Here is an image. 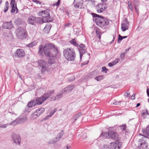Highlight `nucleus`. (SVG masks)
Segmentation results:
<instances>
[{
	"label": "nucleus",
	"mask_w": 149,
	"mask_h": 149,
	"mask_svg": "<svg viewBox=\"0 0 149 149\" xmlns=\"http://www.w3.org/2000/svg\"><path fill=\"white\" fill-rule=\"evenodd\" d=\"M109 136L113 140L116 141V142L118 141V135L116 132L113 131H109Z\"/></svg>",
	"instance_id": "a211bd4d"
},
{
	"label": "nucleus",
	"mask_w": 149,
	"mask_h": 149,
	"mask_svg": "<svg viewBox=\"0 0 149 149\" xmlns=\"http://www.w3.org/2000/svg\"><path fill=\"white\" fill-rule=\"evenodd\" d=\"M13 27V24L12 21H10L9 22H6L4 23L2 26V28L4 29H10Z\"/></svg>",
	"instance_id": "f3484780"
},
{
	"label": "nucleus",
	"mask_w": 149,
	"mask_h": 149,
	"mask_svg": "<svg viewBox=\"0 0 149 149\" xmlns=\"http://www.w3.org/2000/svg\"><path fill=\"white\" fill-rule=\"evenodd\" d=\"M128 6L129 8L132 11H133V7L131 1H129L128 3Z\"/></svg>",
	"instance_id": "4c0bfd02"
},
{
	"label": "nucleus",
	"mask_w": 149,
	"mask_h": 149,
	"mask_svg": "<svg viewBox=\"0 0 149 149\" xmlns=\"http://www.w3.org/2000/svg\"><path fill=\"white\" fill-rule=\"evenodd\" d=\"M56 58H50L48 59V63L51 65L54 63L55 62V59Z\"/></svg>",
	"instance_id": "473e14b6"
},
{
	"label": "nucleus",
	"mask_w": 149,
	"mask_h": 149,
	"mask_svg": "<svg viewBox=\"0 0 149 149\" xmlns=\"http://www.w3.org/2000/svg\"><path fill=\"white\" fill-rule=\"evenodd\" d=\"M108 70V69H107L106 67L105 66H103L102 68V72H104L105 73H106Z\"/></svg>",
	"instance_id": "49530a36"
},
{
	"label": "nucleus",
	"mask_w": 149,
	"mask_h": 149,
	"mask_svg": "<svg viewBox=\"0 0 149 149\" xmlns=\"http://www.w3.org/2000/svg\"><path fill=\"white\" fill-rule=\"evenodd\" d=\"M112 35L113 36V39L112 40L111 42H110V44H112L113 43V42L114 41L116 37V34L113 35Z\"/></svg>",
	"instance_id": "8fccbe9b"
},
{
	"label": "nucleus",
	"mask_w": 149,
	"mask_h": 149,
	"mask_svg": "<svg viewBox=\"0 0 149 149\" xmlns=\"http://www.w3.org/2000/svg\"><path fill=\"white\" fill-rule=\"evenodd\" d=\"M47 99V97L44 95V94L43 95L40 97H37L36 99V102H43L45 100Z\"/></svg>",
	"instance_id": "412c9836"
},
{
	"label": "nucleus",
	"mask_w": 149,
	"mask_h": 149,
	"mask_svg": "<svg viewBox=\"0 0 149 149\" xmlns=\"http://www.w3.org/2000/svg\"><path fill=\"white\" fill-rule=\"evenodd\" d=\"M16 34L17 37L21 40L26 38L27 36V33L25 32L24 29L21 27H19L16 30Z\"/></svg>",
	"instance_id": "39448f33"
},
{
	"label": "nucleus",
	"mask_w": 149,
	"mask_h": 149,
	"mask_svg": "<svg viewBox=\"0 0 149 149\" xmlns=\"http://www.w3.org/2000/svg\"><path fill=\"white\" fill-rule=\"evenodd\" d=\"M89 62V61H88L87 62H84L81 63V66H84V65H85L88 64Z\"/></svg>",
	"instance_id": "bf43d9fd"
},
{
	"label": "nucleus",
	"mask_w": 149,
	"mask_h": 149,
	"mask_svg": "<svg viewBox=\"0 0 149 149\" xmlns=\"http://www.w3.org/2000/svg\"><path fill=\"white\" fill-rule=\"evenodd\" d=\"M129 28L128 25L125 23H123L121 24V28L123 31H125Z\"/></svg>",
	"instance_id": "a878e982"
},
{
	"label": "nucleus",
	"mask_w": 149,
	"mask_h": 149,
	"mask_svg": "<svg viewBox=\"0 0 149 149\" xmlns=\"http://www.w3.org/2000/svg\"><path fill=\"white\" fill-rule=\"evenodd\" d=\"M130 93H128L127 92L125 93V95L127 97H129L130 96Z\"/></svg>",
	"instance_id": "e2e57ef3"
},
{
	"label": "nucleus",
	"mask_w": 149,
	"mask_h": 149,
	"mask_svg": "<svg viewBox=\"0 0 149 149\" xmlns=\"http://www.w3.org/2000/svg\"><path fill=\"white\" fill-rule=\"evenodd\" d=\"M57 111V109L56 108H55L50 113V114L52 116L54 113Z\"/></svg>",
	"instance_id": "a18cd8bd"
},
{
	"label": "nucleus",
	"mask_w": 149,
	"mask_h": 149,
	"mask_svg": "<svg viewBox=\"0 0 149 149\" xmlns=\"http://www.w3.org/2000/svg\"><path fill=\"white\" fill-rule=\"evenodd\" d=\"M73 4L74 7L76 8H82V5L80 2H74Z\"/></svg>",
	"instance_id": "bb28decb"
},
{
	"label": "nucleus",
	"mask_w": 149,
	"mask_h": 149,
	"mask_svg": "<svg viewBox=\"0 0 149 149\" xmlns=\"http://www.w3.org/2000/svg\"><path fill=\"white\" fill-rule=\"evenodd\" d=\"M95 30L97 37L100 40L101 38V36L102 34L100 29L98 27H97L95 28Z\"/></svg>",
	"instance_id": "5701e85b"
},
{
	"label": "nucleus",
	"mask_w": 149,
	"mask_h": 149,
	"mask_svg": "<svg viewBox=\"0 0 149 149\" xmlns=\"http://www.w3.org/2000/svg\"><path fill=\"white\" fill-rule=\"evenodd\" d=\"M114 65L113 63V62L112 63H108V65L109 67H112L113 65Z\"/></svg>",
	"instance_id": "052dcab7"
},
{
	"label": "nucleus",
	"mask_w": 149,
	"mask_h": 149,
	"mask_svg": "<svg viewBox=\"0 0 149 149\" xmlns=\"http://www.w3.org/2000/svg\"><path fill=\"white\" fill-rule=\"evenodd\" d=\"M125 22L126 23V24H128V25H129V22L128 21L127 19V18H126L125 19Z\"/></svg>",
	"instance_id": "0e129e2a"
},
{
	"label": "nucleus",
	"mask_w": 149,
	"mask_h": 149,
	"mask_svg": "<svg viewBox=\"0 0 149 149\" xmlns=\"http://www.w3.org/2000/svg\"><path fill=\"white\" fill-rule=\"evenodd\" d=\"M51 27V26L50 25H46L45 26L43 29V31L45 33H48Z\"/></svg>",
	"instance_id": "b1692460"
},
{
	"label": "nucleus",
	"mask_w": 149,
	"mask_h": 149,
	"mask_svg": "<svg viewBox=\"0 0 149 149\" xmlns=\"http://www.w3.org/2000/svg\"><path fill=\"white\" fill-rule=\"evenodd\" d=\"M22 19L20 18H18L16 19L14 21V23L16 25H19L21 24L22 22Z\"/></svg>",
	"instance_id": "cd10ccee"
},
{
	"label": "nucleus",
	"mask_w": 149,
	"mask_h": 149,
	"mask_svg": "<svg viewBox=\"0 0 149 149\" xmlns=\"http://www.w3.org/2000/svg\"><path fill=\"white\" fill-rule=\"evenodd\" d=\"M104 76L103 75H100L95 77V79L97 81H100L103 79Z\"/></svg>",
	"instance_id": "f704fd0d"
},
{
	"label": "nucleus",
	"mask_w": 149,
	"mask_h": 149,
	"mask_svg": "<svg viewBox=\"0 0 149 149\" xmlns=\"http://www.w3.org/2000/svg\"><path fill=\"white\" fill-rule=\"evenodd\" d=\"M51 116L49 114V115L47 116H45L44 118V120H45L49 119V118L51 117Z\"/></svg>",
	"instance_id": "5fc2aeb1"
},
{
	"label": "nucleus",
	"mask_w": 149,
	"mask_h": 149,
	"mask_svg": "<svg viewBox=\"0 0 149 149\" xmlns=\"http://www.w3.org/2000/svg\"><path fill=\"white\" fill-rule=\"evenodd\" d=\"M44 52L45 55L50 58H56L58 53V50L57 47L54 44H45L44 46L42 45H40L39 48L38 53L40 55Z\"/></svg>",
	"instance_id": "f257e3e1"
},
{
	"label": "nucleus",
	"mask_w": 149,
	"mask_h": 149,
	"mask_svg": "<svg viewBox=\"0 0 149 149\" xmlns=\"http://www.w3.org/2000/svg\"><path fill=\"white\" fill-rule=\"evenodd\" d=\"M15 1L14 0H12L10 4L11 6H15Z\"/></svg>",
	"instance_id": "864d4df0"
},
{
	"label": "nucleus",
	"mask_w": 149,
	"mask_h": 149,
	"mask_svg": "<svg viewBox=\"0 0 149 149\" xmlns=\"http://www.w3.org/2000/svg\"><path fill=\"white\" fill-rule=\"evenodd\" d=\"M82 113L81 112L78 113L75 116L73 117V119L74 120V121L73 122V123H74L79 118V117L81 116H82Z\"/></svg>",
	"instance_id": "7c9ffc66"
},
{
	"label": "nucleus",
	"mask_w": 149,
	"mask_h": 149,
	"mask_svg": "<svg viewBox=\"0 0 149 149\" xmlns=\"http://www.w3.org/2000/svg\"><path fill=\"white\" fill-rule=\"evenodd\" d=\"M42 103H28L27 107H26L24 111V113L23 114H26V113H29L31 109H30V108L34 107L36 105H40Z\"/></svg>",
	"instance_id": "4468645a"
},
{
	"label": "nucleus",
	"mask_w": 149,
	"mask_h": 149,
	"mask_svg": "<svg viewBox=\"0 0 149 149\" xmlns=\"http://www.w3.org/2000/svg\"><path fill=\"white\" fill-rule=\"evenodd\" d=\"M120 127L121 129L123 131H124L126 130L127 126H126V125L124 124V125H122L120 126Z\"/></svg>",
	"instance_id": "a19ab883"
},
{
	"label": "nucleus",
	"mask_w": 149,
	"mask_h": 149,
	"mask_svg": "<svg viewBox=\"0 0 149 149\" xmlns=\"http://www.w3.org/2000/svg\"><path fill=\"white\" fill-rule=\"evenodd\" d=\"M72 25V24L70 23H66L65 24L64 26H65L70 27V26Z\"/></svg>",
	"instance_id": "6e6d98bb"
},
{
	"label": "nucleus",
	"mask_w": 149,
	"mask_h": 149,
	"mask_svg": "<svg viewBox=\"0 0 149 149\" xmlns=\"http://www.w3.org/2000/svg\"><path fill=\"white\" fill-rule=\"evenodd\" d=\"M15 56L19 58H22L25 55V53L24 50L21 49H17L15 53Z\"/></svg>",
	"instance_id": "dca6fc26"
},
{
	"label": "nucleus",
	"mask_w": 149,
	"mask_h": 149,
	"mask_svg": "<svg viewBox=\"0 0 149 149\" xmlns=\"http://www.w3.org/2000/svg\"><path fill=\"white\" fill-rule=\"evenodd\" d=\"M148 95V97H149V88H147L146 91Z\"/></svg>",
	"instance_id": "774afa93"
},
{
	"label": "nucleus",
	"mask_w": 149,
	"mask_h": 149,
	"mask_svg": "<svg viewBox=\"0 0 149 149\" xmlns=\"http://www.w3.org/2000/svg\"><path fill=\"white\" fill-rule=\"evenodd\" d=\"M110 149H120L122 146L121 142L118 141L113 142L109 143Z\"/></svg>",
	"instance_id": "f8f14e48"
},
{
	"label": "nucleus",
	"mask_w": 149,
	"mask_h": 149,
	"mask_svg": "<svg viewBox=\"0 0 149 149\" xmlns=\"http://www.w3.org/2000/svg\"><path fill=\"white\" fill-rule=\"evenodd\" d=\"M77 48L79 52L80 60H81L83 55L86 52V48L84 44L81 43L79 45Z\"/></svg>",
	"instance_id": "0eeeda50"
},
{
	"label": "nucleus",
	"mask_w": 149,
	"mask_h": 149,
	"mask_svg": "<svg viewBox=\"0 0 149 149\" xmlns=\"http://www.w3.org/2000/svg\"><path fill=\"white\" fill-rule=\"evenodd\" d=\"M75 77L74 76H72L71 77H69L68 79V81H72L74 80Z\"/></svg>",
	"instance_id": "37998d69"
},
{
	"label": "nucleus",
	"mask_w": 149,
	"mask_h": 149,
	"mask_svg": "<svg viewBox=\"0 0 149 149\" xmlns=\"http://www.w3.org/2000/svg\"><path fill=\"white\" fill-rule=\"evenodd\" d=\"M54 90H52V91H48L46 93H44V95L47 97V98L48 99L50 96H51L52 94H54Z\"/></svg>",
	"instance_id": "c756f323"
},
{
	"label": "nucleus",
	"mask_w": 149,
	"mask_h": 149,
	"mask_svg": "<svg viewBox=\"0 0 149 149\" xmlns=\"http://www.w3.org/2000/svg\"><path fill=\"white\" fill-rule=\"evenodd\" d=\"M12 9L11 10L10 12L11 13H14L15 11V6H11Z\"/></svg>",
	"instance_id": "3c124183"
},
{
	"label": "nucleus",
	"mask_w": 149,
	"mask_h": 149,
	"mask_svg": "<svg viewBox=\"0 0 149 149\" xmlns=\"http://www.w3.org/2000/svg\"><path fill=\"white\" fill-rule=\"evenodd\" d=\"M139 2V1L138 0H134L133 3H134V6H135V4H138V3Z\"/></svg>",
	"instance_id": "13d9d810"
},
{
	"label": "nucleus",
	"mask_w": 149,
	"mask_h": 149,
	"mask_svg": "<svg viewBox=\"0 0 149 149\" xmlns=\"http://www.w3.org/2000/svg\"><path fill=\"white\" fill-rule=\"evenodd\" d=\"M50 10L47 9L39 12V15L42 17L44 22H50L53 21V18L50 17Z\"/></svg>",
	"instance_id": "20e7f679"
},
{
	"label": "nucleus",
	"mask_w": 149,
	"mask_h": 149,
	"mask_svg": "<svg viewBox=\"0 0 149 149\" xmlns=\"http://www.w3.org/2000/svg\"><path fill=\"white\" fill-rule=\"evenodd\" d=\"M74 87V86L73 85H70L68 86L67 87L63 89L62 91V93H67L71 91Z\"/></svg>",
	"instance_id": "6ab92c4d"
},
{
	"label": "nucleus",
	"mask_w": 149,
	"mask_h": 149,
	"mask_svg": "<svg viewBox=\"0 0 149 149\" xmlns=\"http://www.w3.org/2000/svg\"><path fill=\"white\" fill-rule=\"evenodd\" d=\"M45 111V109L43 107L37 109L32 115V117L36 118L42 114Z\"/></svg>",
	"instance_id": "9d476101"
},
{
	"label": "nucleus",
	"mask_w": 149,
	"mask_h": 149,
	"mask_svg": "<svg viewBox=\"0 0 149 149\" xmlns=\"http://www.w3.org/2000/svg\"><path fill=\"white\" fill-rule=\"evenodd\" d=\"M125 54V52H122L120 56L124 58V56Z\"/></svg>",
	"instance_id": "680f3d73"
},
{
	"label": "nucleus",
	"mask_w": 149,
	"mask_h": 149,
	"mask_svg": "<svg viewBox=\"0 0 149 149\" xmlns=\"http://www.w3.org/2000/svg\"><path fill=\"white\" fill-rule=\"evenodd\" d=\"M108 136H109V132H102L99 137L97 139L99 141L100 140V138L102 137H103L104 138H107Z\"/></svg>",
	"instance_id": "4be33fe9"
},
{
	"label": "nucleus",
	"mask_w": 149,
	"mask_h": 149,
	"mask_svg": "<svg viewBox=\"0 0 149 149\" xmlns=\"http://www.w3.org/2000/svg\"><path fill=\"white\" fill-rule=\"evenodd\" d=\"M139 4H135L134 6V8L136 10V12L138 13L139 12V7H138Z\"/></svg>",
	"instance_id": "c03bdc74"
},
{
	"label": "nucleus",
	"mask_w": 149,
	"mask_h": 149,
	"mask_svg": "<svg viewBox=\"0 0 149 149\" xmlns=\"http://www.w3.org/2000/svg\"><path fill=\"white\" fill-rule=\"evenodd\" d=\"M144 111L143 112L141 113V116L143 117L144 116H146L147 115H149V113H148V111L147 109L146 110H144Z\"/></svg>",
	"instance_id": "58836bf2"
},
{
	"label": "nucleus",
	"mask_w": 149,
	"mask_h": 149,
	"mask_svg": "<svg viewBox=\"0 0 149 149\" xmlns=\"http://www.w3.org/2000/svg\"><path fill=\"white\" fill-rule=\"evenodd\" d=\"M17 119L15 120H13L12 121H11L10 123L8 124L9 125H12L13 126H15V125H19L18 123H17Z\"/></svg>",
	"instance_id": "2f4dec72"
},
{
	"label": "nucleus",
	"mask_w": 149,
	"mask_h": 149,
	"mask_svg": "<svg viewBox=\"0 0 149 149\" xmlns=\"http://www.w3.org/2000/svg\"><path fill=\"white\" fill-rule=\"evenodd\" d=\"M32 1L37 4H41V3L39 1H38L37 0H32Z\"/></svg>",
	"instance_id": "4d7b16f0"
},
{
	"label": "nucleus",
	"mask_w": 149,
	"mask_h": 149,
	"mask_svg": "<svg viewBox=\"0 0 149 149\" xmlns=\"http://www.w3.org/2000/svg\"><path fill=\"white\" fill-rule=\"evenodd\" d=\"M64 133L63 130H61V132L58 133L56 137L54 140L51 139L49 140L48 142V143L50 144H52L53 143H55L58 141H59L60 139L61 138L63 135Z\"/></svg>",
	"instance_id": "9b49d317"
},
{
	"label": "nucleus",
	"mask_w": 149,
	"mask_h": 149,
	"mask_svg": "<svg viewBox=\"0 0 149 149\" xmlns=\"http://www.w3.org/2000/svg\"><path fill=\"white\" fill-rule=\"evenodd\" d=\"M102 149H110L109 144L108 145H104L103 146Z\"/></svg>",
	"instance_id": "ea45409f"
},
{
	"label": "nucleus",
	"mask_w": 149,
	"mask_h": 149,
	"mask_svg": "<svg viewBox=\"0 0 149 149\" xmlns=\"http://www.w3.org/2000/svg\"><path fill=\"white\" fill-rule=\"evenodd\" d=\"M123 39V36H122L120 35L119 34L118 38V43H120V41L122 40Z\"/></svg>",
	"instance_id": "79ce46f5"
},
{
	"label": "nucleus",
	"mask_w": 149,
	"mask_h": 149,
	"mask_svg": "<svg viewBox=\"0 0 149 149\" xmlns=\"http://www.w3.org/2000/svg\"><path fill=\"white\" fill-rule=\"evenodd\" d=\"M11 138L15 143H18L19 145H20L21 140L19 135L13 134L11 135Z\"/></svg>",
	"instance_id": "ddd939ff"
},
{
	"label": "nucleus",
	"mask_w": 149,
	"mask_h": 149,
	"mask_svg": "<svg viewBox=\"0 0 149 149\" xmlns=\"http://www.w3.org/2000/svg\"><path fill=\"white\" fill-rule=\"evenodd\" d=\"M107 8L106 4L98 3L96 6V11L98 13H101L105 11Z\"/></svg>",
	"instance_id": "1a4fd4ad"
},
{
	"label": "nucleus",
	"mask_w": 149,
	"mask_h": 149,
	"mask_svg": "<svg viewBox=\"0 0 149 149\" xmlns=\"http://www.w3.org/2000/svg\"><path fill=\"white\" fill-rule=\"evenodd\" d=\"M9 8V3L8 1L6 2L5 4V7L3 10L4 12H6L8 9Z\"/></svg>",
	"instance_id": "c9c22d12"
},
{
	"label": "nucleus",
	"mask_w": 149,
	"mask_h": 149,
	"mask_svg": "<svg viewBox=\"0 0 149 149\" xmlns=\"http://www.w3.org/2000/svg\"><path fill=\"white\" fill-rule=\"evenodd\" d=\"M8 125V124H6L3 125H0V127L1 128H6Z\"/></svg>",
	"instance_id": "de8ad7c7"
},
{
	"label": "nucleus",
	"mask_w": 149,
	"mask_h": 149,
	"mask_svg": "<svg viewBox=\"0 0 149 149\" xmlns=\"http://www.w3.org/2000/svg\"><path fill=\"white\" fill-rule=\"evenodd\" d=\"M38 66L42 68V72H45L46 70L47 62L43 60H40L38 61Z\"/></svg>",
	"instance_id": "6e6552de"
},
{
	"label": "nucleus",
	"mask_w": 149,
	"mask_h": 149,
	"mask_svg": "<svg viewBox=\"0 0 149 149\" xmlns=\"http://www.w3.org/2000/svg\"><path fill=\"white\" fill-rule=\"evenodd\" d=\"M69 42L75 47H77L79 46V44L76 42L75 38L72 39L69 41Z\"/></svg>",
	"instance_id": "393cba45"
},
{
	"label": "nucleus",
	"mask_w": 149,
	"mask_h": 149,
	"mask_svg": "<svg viewBox=\"0 0 149 149\" xmlns=\"http://www.w3.org/2000/svg\"><path fill=\"white\" fill-rule=\"evenodd\" d=\"M120 61V59L119 58L116 59L114 61H113V63L114 65L118 63Z\"/></svg>",
	"instance_id": "09e8293b"
},
{
	"label": "nucleus",
	"mask_w": 149,
	"mask_h": 149,
	"mask_svg": "<svg viewBox=\"0 0 149 149\" xmlns=\"http://www.w3.org/2000/svg\"><path fill=\"white\" fill-rule=\"evenodd\" d=\"M36 19H39V18H37L36 17L34 16H30L28 19V22L29 24L33 25Z\"/></svg>",
	"instance_id": "aec40b11"
},
{
	"label": "nucleus",
	"mask_w": 149,
	"mask_h": 149,
	"mask_svg": "<svg viewBox=\"0 0 149 149\" xmlns=\"http://www.w3.org/2000/svg\"><path fill=\"white\" fill-rule=\"evenodd\" d=\"M135 99V95L133 94L131 96V99L134 100Z\"/></svg>",
	"instance_id": "338daca9"
},
{
	"label": "nucleus",
	"mask_w": 149,
	"mask_h": 149,
	"mask_svg": "<svg viewBox=\"0 0 149 149\" xmlns=\"http://www.w3.org/2000/svg\"><path fill=\"white\" fill-rule=\"evenodd\" d=\"M91 15L93 16V22H95L99 27L102 28L109 24V20L103 16L94 13H91Z\"/></svg>",
	"instance_id": "f03ea898"
},
{
	"label": "nucleus",
	"mask_w": 149,
	"mask_h": 149,
	"mask_svg": "<svg viewBox=\"0 0 149 149\" xmlns=\"http://www.w3.org/2000/svg\"><path fill=\"white\" fill-rule=\"evenodd\" d=\"M37 44V42L36 41H33V42L31 43L27 44L26 46L28 47H32L33 46L36 45Z\"/></svg>",
	"instance_id": "e433bc0d"
},
{
	"label": "nucleus",
	"mask_w": 149,
	"mask_h": 149,
	"mask_svg": "<svg viewBox=\"0 0 149 149\" xmlns=\"http://www.w3.org/2000/svg\"><path fill=\"white\" fill-rule=\"evenodd\" d=\"M27 120V114H22V115L18 117L17 118V123L19 124L23 123L26 121Z\"/></svg>",
	"instance_id": "2eb2a0df"
},
{
	"label": "nucleus",
	"mask_w": 149,
	"mask_h": 149,
	"mask_svg": "<svg viewBox=\"0 0 149 149\" xmlns=\"http://www.w3.org/2000/svg\"><path fill=\"white\" fill-rule=\"evenodd\" d=\"M143 134L147 136H149V125H148L146 128L143 130Z\"/></svg>",
	"instance_id": "c85d7f7f"
},
{
	"label": "nucleus",
	"mask_w": 149,
	"mask_h": 149,
	"mask_svg": "<svg viewBox=\"0 0 149 149\" xmlns=\"http://www.w3.org/2000/svg\"><path fill=\"white\" fill-rule=\"evenodd\" d=\"M146 137H143L139 139L138 141V143L140 145L138 146V148L140 149H143L147 148L148 146L147 143L146 141Z\"/></svg>",
	"instance_id": "423d86ee"
},
{
	"label": "nucleus",
	"mask_w": 149,
	"mask_h": 149,
	"mask_svg": "<svg viewBox=\"0 0 149 149\" xmlns=\"http://www.w3.org/2000/svg\"><path fill=\"white\" fill-rule=\"evenodd\" d=\"M61 0H58V1L56 4H53V6H59V4L60 3Z\"/></svg>",
	"instance_id": "603ef678"
},
{
	"label": "nucleus",
	"mask_w": 149,
	"mask_h": 149,
	"mask_svg": "<svg viewBox=\"0 0 149 149\" xmlns=\"http://www.w3.org/2000/svg\"><path fill=\"white\" fill-rule=\"evenodd\" d=\"M64 55L68 61H73L74 60L75 54L74 50L72 48H67L63 52Z\"/></svg>",
	"instance_id": "7ed1b4c3"
},
{
	"label": "nucleus",
	"mask_w": 149,
	"mask_h": 149,
	"mask_svg": "<svg viewBox=\"0 0 149 149\" xmlns=\"http://www.w3.org/2000/svg\"><path fill=\"white\" fill-rule=\"evenodd\" d=\"M130 48H131V47H129L127 49H126L125 50V53H127L129 51L130 49Z\"/></svg>",
	"instance_id": "69168bd1"
},
{
	"label": "nucleus",
	"mask_w": 149,
	"mask_h": 149,
	"mask_svg": "<svg viewBox=\"0 0 149 149\" xmlns=\"http://www.w3.org/2000/svg\"><path fill=\"white\" fill-rule=\"evenodd\" d=\"M63 93L62 92L58 94L55 97L54 100H58L59 99L62 97L63 96Z\"/></svg>",
	"instance_id": "72a5a7b5"
}]
</instances>
